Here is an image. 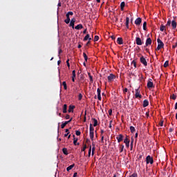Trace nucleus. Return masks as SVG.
Masks as SVG:
<instances>
[{
    "instance_id": "49",
    "label": "nucleus",
    "mask_w": 177,
    "mask_h": 177,
    "mask_svg": "<svg viewBox=\"0 0 177 177\" xmlns=\"http://www.w3.org/2000/svg\"><path fill=\"white\" fill-rule=\"evenodd\" d=\"M70 59H67V61H66V64H67V66H68V67L70 68Z\"/></svg>"
},
{
    "instance_id": "9",
    "label": "nucleus",
    "mask_w": 177,
    "mask_h": 177,
    "mask_svg": "<svg viewBox=\"0 0 177 177\" xmlns=\"http://www.w3.org/2000/svg\"><path fill=\"white\" fill-rule=\"evenodd\" d=\"M153 80L149 79L148 82H147V88H154V85L152 82Z\"/></svg>"
},
{
    "instance_id": "18",
    "label": "nucleus",
    "mask_w": 177,
    "mask_h": 177,
    "mask_svg": "<svg viewBox=\"0 0 177 177\" xmlns=\"http://www.w3.org/2000/svg\"><path fill=\"white\" fill-rule=\"evenodd\" d=\"M74 167H75V164H73V165H70L69 167H68L66 168L67 172H69L70 171H71V169H72Z\"/></svg>"
},
{
    "instance_id": "36",
    "label": "nucleus",
    "mask_w": 177,
    "mask_h": 177,
    "mask_svg": "<svg viewBox=\"0 0 177 177\" xmlns=\"http://www.w3.org/2000/svg\"><path fill=\"white\" fill-rule=\"evenodd\" d=\"M163 66L165 68L168 67V66H169V61H166Z\"/></svg>"
},
{
    "instance_id": "29",
    "label": "nucleus",
    "mask_w": 177,
    "mask_h": 177,
    "mask_svg": "<svg viewBox=\"0 0 177 177\" xmlns=\"http://www.w3.org/2000/svg\"><path fill=\"white\" fill-rule=\"evenodd\" d=\"M94 131L95 129L93 128V126L92 125V124H90V132L95 133Z\"/></svg>"
},
{
    "instance_id": "6",
    "label": "nucleus",
    "mask_w": 177,
    "mask_h": 177,
    "mask_svg": "<svg viewBox=\"0 0 177 177\" xmlns=\"http://www.w3.org/2000/svg\"><path fill=\"white\" fill-rule=\"evenodd\" d=\"M130 142H131V140H129V138H128V136H127L125 139L124 140V143H125L126 147H127V149L129 148Z\"/></svg>"
},
{
    "instance_id": "24",
    "label": "nucleus",
    "mask_w": 177,
    "mask_h": 177,
    "mask_svg": "<svg viewBox=\"0 0 177 177\" xmlns=\"http://www.w3.org/2000/svg\"><path fill=\"white\" fill-rule=\"evenodd\" d=\"M62 152L65 154V156H68V151H67V148H63Z\"/></svg>"
},
{
    "instance_id": "14",
    "label": "nucleus",
    "mask_w": 177,
    "mask_h": 177,
    "mask_svg": "<svg viewBox=\"0 0 177 177\" xmlns=\"http://www.w3.org/2000/svg\"><path fill=\"white\" fill-rule=\"evenodd\" d=\"M74 109H75V106L70 105L68 110V113H73V111H74Z\"/></svg>"
},
{
    "instance_id": "4",
    "label": "nucleus",
    "mask_w": 177,
    "mask_h": 177,
    "mask_svg": "<svg viewBox=\"0 0 177 177\" xmlns=\"http://www.w3.org/2000/svg\"><path fill=\"white\" fill-rule=\"evenodd\" d=\"M140 62L142 63V64H144L145 67L147 66V61H146V58H145V57L141 56L140 58Z\"/></svg>"
},
{
    "instance_id": "43",
    "label": "nucleus",
    "mask_w": 177,
    "mask_h": 177,
    "mask_svg": "<svg viewBox=\"0 0 177 177\" xmlns=\"http://www.w3.org/2000/svg\"><path fill=\"white\" fill-rule=\"evenodd\" d=\"M131 64L135 67V68H136V61L133 60Z\"/></svg>"
},
{
    "instance_id": "12",
    "label": "nucleus",
    "mask_w": 177,
    "mask_h": 177,
    "mask_svg": "<svg viewBox=\"0 0 177 177\" xmlns=\"http://www.w3.org/2000/svg\"><path fill=\"white\" fill-rule=\"evenodd\" d=\"M141 23H142V18L140 17L137 18L135 21V24L137 26H140Z\"/></svg>"
},
{
    "instance_id": "1",
    "label": "nucleus",
    "mask_w": 177,
    "mask_h": 177,
    "mask_svg": "<svg viewBox=\"0 0 177 177\" xmlns=\"http://www.w3.org/2000/svg\"><path fill=\"white\" fill-rule=\"evenodd\" d=\"M73 15H74V12H73L71 11H69V12H68V13H66V19L64 20V22L66 24H68L70 23V21H71L70 16H73Z\"/></svg>"
},
{
    "instance_id": "47",
    "label": "nucleus",
    "mask_w": 177,
    "mask_h": 177,
    "mask_svg": "<svg viewBox=\"0 0 177 177\" xmlns=\"http://www.w3.org/2000/svg\"><path fill=\"white\" fill-rule=\"evenodd\" d=\"M75 134L77 135V136H80V135H81V131H76Z\"/></svg>"
},
{
    "instance_id": "52",
    "label": "nucleus",
    "mask_w": 177,
    "mask_h": 177,
    "mask_svg": "<svg viewBox=\"0 0 177 177\" xmlns=\"http://www.w3.org/2000/svg\"><path fill=\"white\" fill-rule=\"evenodd\" d=\"M84 150H86V145H85L83 148L82 149V151H84Z\"/></svg>"
},
{
    "instance_id": "13",
    "label": "nucleus",
    "mask_w": 177,
    "mask_h": 177,
    "mask_svg": "<svg viewBox=\"0 0 177 177\" xmlns=\"http://www.w3.org/2000/svg\"><path fill=\"white\" fill-rule=\"evenodd\" d=\"M151 38L149 37L147 39L146 42H145V46H149V45H151Z\"/></svg>"
},
{
    "instance_id": "60",
    "label": "nucleus",
    "mask_w": 177,
    "mask_h": 177,
    "mask_svg": "<svg viewBox=\"0 0 177 177\" xmlns=\"http://www.w3.org/2000/svg\"><path fill=\"white\" fill-rule=\"evenodd\" d=\"M169 132H174V129L170 128V129H169Z\"/></svg>"
},
{
    "instance_id": "54",
    "label": "nucleus",
    "mask_w": 177,
    "mask_h": 177,
    "mask_svg": "<svg viewBox=\"0 0 177 177\" xmlns=\"http://www.w3.org/2000/svg\"><path fill=\"white\" fill-rule=\"evenodd\" d=\"M71 23H75V18H73L71 21Z\"/></svg>"
},
{
    "instance_id": "32",
    "label": "nucleus",
    "mask_w": 177,
    "mask_h": 177,
    "mask_svg": "<svg viewBox=\"0 0 177 177\" xmlns=\"http://www.w3.org/2000/svg\"><path fill=\"white\" fill-rule=\"evenodd\" d=\"M62 85H63L64 88L65 89V91H67V83L66 82H63Z\"/></svg>"
},
{
    "instance_id": "11",
    "label": "nucleus",
    "mask_w": 177,
    "mask_h": 177,
    "mask_svg": "<svg viewBox=\"0 0 177 177\" xmlns=\"http://www.w3.org/2000/svg\"><path fill=\"white\" fill-rule=\"evenodd\" d=\"M116 139L118 140V142L120 143L122 142L124 139V136L122 134H120L118 137H116Z\"/></svg>"
},
{
    "instance_id": "42",
    "label": "nucleus",
    "mask_w": 177,
    "mask_h": 177,
    "mask_svg": "<svg viewBox=\"0 0 177 177\" xmlns=\"http://www.w3.org/2000/svg\"><path fill=\"white\" fill-rule=\"evenodd\" d=\"M76 74H75V71H72V78H75Z\"/></svg>"
},
{
    "instance_id": "3",
    "label": "nucleus",
    "mask_w": 177,
    "mask_h": 177,
    "mask_svg": "<svg viewBox=\"0 0 177 177\" xmlns=\"http://www.w3.org/2000/svg\"><path fill=\"white\" fill-rule=\"evenodd\" d=\"M146 162L147 164H151V165H153V164H154V160L153 159V157L150 156V155H148L146 158Z\"/></svg>"
},
{
    "instance_id": "59",
    "label": "nucleus",
    "mask_w": 177,
    "mask_h": 177,
    "mask_svg": "<svg viewBox=\"0 0 177 177\" xmlns=\"http://www.w3.org/2000/svg\"><path fill=\"white\" fill-rule=\"evenodd\" d=\"M111 39H113V41H114V39H115V36L112 35V36L111 37Z\"/></svg>"
},
{
    "instance_id": "40",
    "label": "nucleus",
    "mask_w": 177,
    "mask_h": 177,
    "mask_svg": "<svg viewBox=\"0 0 177 177\" xmlns=\"http://www.w3.org/2000/svg\"><path fill=\"white\" fill-rule=\"evenodd\" d=\"M99 41V36L95 35V36L94 37V42H96V41Z\"/></svg>"
},
{
    "instance_id": "41",
    "label": "nucleus",
    "mask_w": 177,
    "mask_h": 177,
    "mask_svg": "<svg viewBox=\"0 0 177 177\" xmlns=\"http://www.w3.org/2000/svg\"><path fill=\"white\" fill-rule=\"evenodd\" d=\"M66 125H67L65 122H62V124H61V128L62 129H64V127H66Z\"/></svg>"
},
{
    "instance_id": "17",
    "label": "nucleus",
    "mask_w": 177,
    "mask_h": 177,
    "mask_svg": "<svg viewBox=\"0 0 177 177\" xmlns=\"http://www.w3.org/2000/svg\"><path fill=\"white\" fill-rule=\"evenodd\" d=\"M75 30H81L82 28H84V26H82V24H80L78 25H77L75 27Z\"/></svg>"
},
{
    "instance_id": "16",
    "label": "nucleus",
    "mask_w": 177,
    "mask_h": 177,
    "mask_svg": "<svg viewBox=\"0 0 177 177\" xmlns=\"http://www.w3.org/2000/svg\"><path fill=\"white\" fill-rule=\"evenodd\" d=\"M176 26H177L176 21L173 20L171 21V26H172L173 30H175V28H176Z\"/></svg>"
},
{
    "instance_id": "10",
    "label": "nucleus",
    "mask_w": 177,
    "mask_h": 177,
    "mask_svg": "<svg viewBox=\"0 0 177 177\" xmlns=\"http://www.w3.org/2000/svg\"><path fill=\"white\" fill-rule=\"evenodd\" d=\"M102 92V90L100 89V88H98L97 89V99L98 100H102V95H100Z\"/></svg>"
},
{
    "instance_id": "50",
    "label": "nucleus",
    "mask_w": 177,
    "mask_h": 177,
    "mask_svg": "<svg viewBox=\"0 0 177 177\" xmlns=\"http://www.w3.org/2000/svg\"><path fill=\"white\" fill-rule=\"evenodd\" d=\"M74 24H75L74 22H71L70 23V26L72 27V28H74Z\"/></svg>"
},
{
    "instance_id": "39",
    "label": "nucleus",
    "mask_w": 177,
    "mask_h": 177,
    "mask_svg": "<svg viewBox=\"0 0 177 177\" xmlns=\"http://www.w3.org/2000/svg\"><path fill=\"white\" fill-rule=\"evenodd\" d=\"M160 31H164L165 30V26L161 25L160 28Z\"/></svg>"
},
{
    "instance_id": "38",
    "label": "nucleus",
    "mask_w": 177,
    "mask_h": 177,
    "mask_svg": "<svg viewBox=\"0 0 177 177\" xmlns=\"http://www.w3.org/2000/svg\"><path fill=\"white\" fill-rule=\"evenodd\" d=\"M91 151H92V146H90V148L88 149V157H91Z\"/></svg>"
},
{
    "instance_id": "25",
    "label": "nucleus",
    "mask_w": 177,
    "mask_h": 177,
    "mask_svg": "<svg viewBox=\"0 0 177 177\" xmlns=\"http://www.w3.org/2000/svg\"><path fill=\"white\" fill-rule=\"evenodd\" d=\"M63 113H67V104H64V106H63Z\"/></svg>"
},
{
    "instance_id": "28",
    "label": "nucleus",
    "mask_w": 177,
    "mask_h": 177,
    "mask_svg": "<svg viewBox=\"0 0 177 177\" xmlns=\"http://www.w3.org/2000/svg\"><path fill=\"white\" fill-rule=\"evenodd\" d=\"M147 22L145 21L143 23V30L144 31H146L147 30Z\"/></svg>"
},
{
    "instance_id": "35",
    "label": "nucleus",
    "mask_w": 177,
    "mask_h": 177,
    "mask_svg": "<svg viewBox=\"0 0 177 177\" xmlns=\"http://www.w3.org/2000/svg\"><path fill=\"white\" fill-rule=\"evenodd\" d=\"M83 57L84 58L85 62H88V55H86V53H83Z\"/></svg>"
},
{
    "instance_id": "61",
    "label": "nucleus",
    "mask_w": 177,
    "mask_h": 177,
    "mask_svg": "<svg viewBox=\"0 0 177 177\" xmlns=\"http://www.w3.org/2000/svg\"><path fill=\"white\" fill-rule=\"evenodd\" d=\"M62 52H63V51L61 50V48H59V51H58L59 55H60L62 53Z\"/></svg>"
},
{
    "instance_id": "45",
    "label": "nucleus",
    "mask_w": 177,
    "mask_h": 177,
    "mask_svg": "<svg viewBox=\"0 0 177 177\" xmlns=\"http://www.w3.org/2000/svg\"><path fill=\"white\" fill-rule=\"evenodd\" d=\"M129 177H138V174L134 173V174H131Z\"/></svg>"
},
{
    "instance_id": "30",
    "label": "nucleus",
    "mask_w": 177,
    "mask_h": 177,
    "mask_svg": "<svg viewBox=\"0 0 177 177\" xmlns=\"http://www.w3.org/2000/svg\"><path fill=\"white\" fill-rule=\"evenodd\" d=\"M130 131L131 133H134L136 132V129L133 127V126L130 127Z\"/></svg>"
},
{
    "instance_id": "53",
    "label": "nucleus",
    "mask_w": 177,
    "mask_h": 177,
    "mask_svg": "<svg viewBox=\"0 0 177 177\" xmlns=\"http://www.w3.org/2000/svg\"><path fill=\"white\" fill-rule=\"evenodd\" d=\"M176 46H177V42L174 45L172 46V48L175 49V48H176Z\"/></svg>"
},
{
    "instance_id": "55",
    "label": "nucleus",
    "mask_w": 177,
    "mask_h": 177,
    "mask_svg": "<svg viewBox=\"0 0 177 177\" xmlns=\"http://www.w3.org/2000/svg\"><path fill=\"white\" fill-rule=\"evenodd\" d=\"M127 92H128V88H125L123 91V93H127Z\"/></svg>"
},
{
    "instance_id": "64",
    "label": "nucleus",
    "mask_w": 177,
    "mask_h": 177,
    "mask_svg": "<svg viewBox=\"0 0 177 177\" xmlns=\"http://www.w3.org/2000/svg\"><path fill=\"white\" fill-rule=\"evenodd\" d=\"M174 109H175V110H177V102L175 104Z\"/></svg>"
},
{
    "instance_id": "27",
    "label": "nucleus",
    "mask_w": 177,
    "mask_h": 177,
    "mask_svg": "<svg viewBox=\"0 0 177 177\" xmlns=\"http://www.w3.org/2000/svg\"><path fill=\"white\" fill-rule=\"evenodd\" d=\"M133 138H131V144H130V150H133Z\"/></svg>"
},
{
    "instance_id": "26",
    "label": "nucleus",
    "mask_w": 177,
    "mask_h": 177,
    "mask_svg": "<svg viewBox=\"0 0 177 177\" xmlns=\"http://www.w3.org/2000/svg\"><path fill=\"white\" fill-rule=\"evenodd\" d=\"M92 121H93L94 124H93V127H97V120L95 119V118H92L91 119Z\"/></svg>"
},
{
    "instance_id": "7",
    "label": "nucleus",
    "mask_w": 177,
    "mask_h": 177,
    "mask_svg": "<svg viewBox=\"0 0 177 177\" xmlns=\"http://www.w3.org/2000/svg\"><path fill=\"white\" fill-rule=\"evenodd\" d=\"M136 45L140 46L143 45V41H142V39L140 37H136Z\"/></svg>"
},
{
    "instance_id": "48",
    "label": "nucleus",
    "mask_w": 177,
    "mask_h": 177,
    "mask_svg": "<svg viewBox=\"0 0 177 177\" xmlns=\"http://www.w3.org/2000/svg\"><path fill=\"white\" fill-rule=\"evenodd\" d=\"M95 147H93V148H92V156H93L95 154Z\"/></svg>"
},
{
    "instance_id": "51",
    "label": "nucleus",
    "mask_w": 177,
    "mask_h": 177,
    "mask_svg": "<svg viewBox=\"0 0 177 177\" xmlns=\"http://www.w3.org/2000/svg\"><path fill=\"white\" fill-rule=\"evenodd\" d=\"M160 127H162L164 125V121H161L159 122Z\"/></svg>"
},
{
    "instance_id": "63",
    "label": "nucleus",
    "mask_w": 177,
    "mask_h": 177,
    "mask_svg": "<svg viewBox=\"0 0 177 177\" xmlns=\"http://www.w3.org/2000/svg\"><path fill=\"white\" fill-rule=\"evenodd\" d=\"M103 133H104V130L101 129V135H103Z\"/></svg>"
},
{
    "instance_id": "20",
    "label": "nucleus",
    "mask_w": 177,
    "mask_h": 177,
    "mask_svg": "<svg viewBox=\"0 0 177 177\" xmlns=\"http://www.w3.org/2000/svg\"><path fill=\"white\" fill-rule=\"evenodd\" d=\"M126 27L127 28H129V17H126Z\"/></svg>"
},
{
    "instance_id": "23",
    "label": "nucleus",
    "mask_w": 177,
    "mask_h": 177,
    "mask_svg": "<svg viewBox=\"0 0 177 177\" xmlns=\"http://www.w3.org/2000/svg\"><path fill=\"white\" fill-rule=\"evenodd\" d=\"M124 8H125V2L124 1H123V2H122L120 3V10L122 11H123L124 10Z\"/></svg>"
},
{
    "instance_id": "62",
    "label": "nucleus",
    "mask_w": 177,
    "mask_h": 177,
    "mask_svg": "<svg viewBox=\"0 0 177 177\" xmlns=\"http://www.w3.org/2000/svg\"><path fill=\"white\" fill-rule=\"evenodd\" d=\"M77 175H78V174H77V172L74 173V174H73V177H76V176H77Z\"/></svg>"
},
{
    "instance_id": "46",
    "label": "nucleus",
    "mask_w": 177,
    "mask_h": 177,
    "mask_svg": "<svg viewBox=\"0 0 177 177\" xmlns=\"http://www.w3.org/2000/svg\"><path fill=\"white\" fill-rule=\"evenodd\" d=\"M108 113H109V115H112V114H113V110H112V109H109V110L108 111Z\"/></svg>"
},
{
    "instance_id": "22",
    "label": "nucleus",
    "mask_w": 177,
    "mask_h": 177,
    "mask_svg": "<svg viewBox=\"0 0 177 177\" xmlns=\"http://www.w3.org/2000/svg\"><path fill=\"white\" fill-rule=\"evenodd\" d=\"M88 75L90 78V84L93 83V77H92V75H91V73H88Z\"/></svg>"
},
{
    "instance_id": "34",
    "label": "nucleus",
    "mask_w": 177,
    "mask_h": 177,
    "mask_svg": "<svg viewBox=\"0 0 177 177\" xmlns=\"http://www.w3.org/2000/svg\"><path fill=\"white\" fill-rule=\"evenodd\" d=\"M124 151V145H120V153H122Z\"/></svg>"
},
{
    "instance_id": "15",
    "label": "nucleus",
    "mask_w": 177,
    "mask_h": 177,
    "mask_svg": "<svg viewBox=\"0 0 177 177\" xmlns=\"http://www.w3.org/2000/svg\"><path fill=\"white\" fill-rule=\"evenodd\" d=\"M117 43L118 45H122L124 44V41L122 40V37H118L117 39Z\"/></svg>"
},
{
    "instance_id": "2",
    "label": "nucleus",
    "mask_w": 177,
    "mask_h": 177,
    "mask_svg": "<svg viewBox=\"0 0 177 177\" xmlns=\"http://www.w3.org/2000/svg\"><path fill=\"white\" fill-rule=\"evenodd\" d=\"M157 42H158V46H157L156 50H160V49H162V48H164V43L162 42V41H161V39H158Z\"/></svg>"
},
{
    "instance_id": "19",
    "label": "nucleus",
    "mask_w": 177,
    "mask_h": 177,
    "mask_svg": "<svg viewBox=\"0 0 177 177\" xmlns=\"http://www.w3.org/2000/svg\"><path fill=\"white\" fill-rule=\"evenodd\" d=\"M143 107H147V106H149V100H145L143 101V104H142Z\"/></svg>"
},
{
    "instance_id": "37",
    "label": "nucleus",
    "mask_w": 177,
    "mask_h": 177,
    "mask_svg": "<svg viewBox=\"0 0 177 177\" xmlns=\"http://www.w3.org/2000/svg\"><path fill=\"white\" fill-rule=\"evenodd\" d=\"M89 34H87L85 37H84V39H83V41H88V39H89Z\"/></svg>"
},
{
    "instance_id": "31",
    "label": "nucleus",
    "mask_w": 177,
    "mask_h": 177,
    "mask_svg": "<svg viewBox=\"0 0 177 177\" xmlns=\"http://www.w3.org/2000/svg\"><path fill=\"white\" fill-rule=\"evenodd\" d=\"M170 99H172L173 100H176V95H175V94L171 95Z\"/></svg>"
},
{
    "instance_id": "8",
    "label": "nucleus",
    "mask_w": 177,
    "mask_h": 177,
    "mask_svg": "<svg viewBox=\"0 0 177 177\" xmlns=\"http://www.w3.org/2000/svg\"><path fill=\"white\" fill-rule=\"evenodd\" d=\"M135 97L136 99H138V97L142 99V95H140V91H139V88L136 89Z\"/></svg>"
},
{
    "instance_id": "21",
    "label": "nucleus",
    "mask_w": 177,
    "mask_h": 177,
    "mask_svg": "<svg viewBox=\"0 0 177 177\" xmlns=\"http://www.w3.org/2000/svg\"><path fill=\"white\" fill-rule=\"evenodd\" d=\"M73 138H74V140H73V145H75V146H79L80 145V143H77V142L78 141V139H75V135H73Z\"/></svg>"
},
{
    "instance_id": "44",
    "label": "nucleus",
    "mask_w": 177,
    "mask_h": 177,
    "mask_svg": "<svg viewBox=\"0 0 177 177\" xmlns=\"http://www.w3.org/2000/svg\"><path fill=\"white\" fill-rule=\"evenodd\" d=\"M171 20L169 19V20L167 21V24H166V27H168V26H171Z\"/></svg>"
},
{
    "instance_id": "58",
    "label": "nucleus",
    "mask_w": 177,
    "mask_h": 177,
    "mask_svg": "<svg viewBox=\"0 0 177 177\" xmlns=\"http://www.w3.org/2000/svg\"><path fill=\"white\" fill-rule=\"evenodd\" d=\"M101 136V140H104V136L100 135Z\"/></svg>"
},
{
    "instance_id": "33",
    "label": "nucleus",
    "mask_w": 177,
    "mask_h": 177,
    "mask_svg": "<svg viewBox=\"0 0 177 177\" xmlns=\"http://www.w3.org/2000/svg\"><path fill=\"white\" fill-rule=\"evenodd\" d=\"M95 133L90 132V138L92 141H93Z\"/></svg>"
},
{
    "instance_id": "57",
    "label": "nucleus",
    "mask_w": 177,
    "mask_h": 177,
    "mask_svg": "<svg viewBox=\"0 0 177 177\" xmlns=\"http://www.w3.org/2000/svg\"><path fill=\"white\" fill-rule=\"evenodd\" d=\"M82 99V94L79 95V100H81Z\"/></svg>"
},
{
    "instance_id": "56",
    "label": "nucleus",
    "mask_w": 177,
    "mask_h": 177,
    "mask_svg": "<svg viewBox=\"0 0 177 177\" xmlns=\"http://www.w3.org/2000/svg\"><path fill=\"white\" fill-rule=\"evenodd\" d=\"M65 118H66V120H69L70 119V115H66Z\"/></svg>"
},
{
    "instance_id": "5",
    "label": "nucleus",
    "mask_w": 177,
    "mask_h": 177,
    "mask_svg": "<svg viewBox=\"0 0 177 177\" xmlns=\"http://www.w3.org/2000/svg\"><path fill=\"white\" fill-rule=\"evenodd\" d=\"M108 81L109 82H113V81H114V80H115V76L114 74L111 73L109 76H108Z\"/></svg>"
}]
</instances>
